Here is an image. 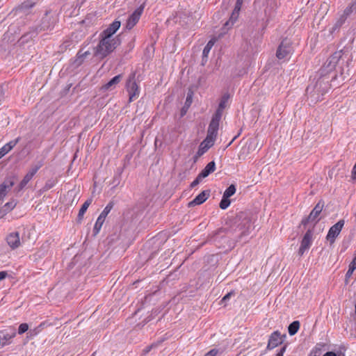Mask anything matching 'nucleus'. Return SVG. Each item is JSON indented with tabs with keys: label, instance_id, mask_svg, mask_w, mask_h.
Wrapping results in <instances>:
<instances>
[{
	"label": "nucleus",
	"instance_id": "obj_52",
	"mask_svg": "<svg viewBox=\"0 0 356 356\" xmlns=\"http://www.w3.org/2000/svg\"><path fill=\"white\" fill-rule=\"evenodd\" d=\"M351 3L356 8V0H354Z\"/></svg>",
	"mask_w": 356,
	"mask_h": 356
},
{
	"label": "nucleus",
	"instance_id": "obj_10",
	"mask_svg": "<svg viewBox=\"0 0 356 356\" xmlns=\"http://www.w3.org/2000/svg\"><path fill=\"white\" fill-rule=\"evenodd\" d=\"M286 337V335L285 334L282 335L279 331L273 332L269 337L266 348L268 350H272L276 348L283 343Z\"/></svg>",
	"mask_w": 356,
	"mask_h": 356
},
{
	"label": "nucleus",
	"instance_id": "obj_40",
	"mask_svg": "<svg viewBox=\"0 0 356 356\" xmlns=\"http://www.w3.org/2000/svg\"><path fill=\"white\" fill-rule=\"evenodd\" d=\"M219 353V350L216 348H213L207 353L204 356H216V355Z\"/></svg>",
	"mask_w": 356,
	"mask_h": 356
},
{
	"label": "nucleus",
	"instance_id": "obj_21",
	"mask_svg": "<svg viewBox=\"0 0 356 356\" xmlns=\"http://www.w3.org/2000/svg\"><path fill=\"white\" fill-rule=\"evenodd\" d=\"M19 139V138H17L15 140H11L9 143L4 145L0 149V159H1L7 153H8L18 143Z\"/></svg>",
	"mask_w": 356,
	"mask_h": 356
},
{
	"label": "nucleus",
	"instance_id": "obj_29",
	"mask_svg": "<svg viewBox=\"0 0 356 356\" xmlns=\"http://www.w3.org/2000/svg\"><path fill=\"white\" fill-rule=\"evenodd\" d=\"M240 10H237L236 8L234 9V10L232 13L229 19L227 22H226V23L225 24V26H227L228 28H230L231 26H232L234 25V24L238 19Z\"/></svg>",
	"mask_w": 356,
	"mask_h": 356
},
{
	"label": "nucleus",
	"instance_id": "obj_2",
	"mask_svg": "<svg viewBox=\"0 0 356 356\" xmlns=\"http://www.w3.org/2000/svg\"><path fill=\"white\" fill-rule=\"evenodd\" d=\"M99 42L94 48V56L103 59L111 54L120 44L119 39H109L99 35Z\"/></svg>",
	"mask_w": 356,
	"mask_h": 356
},
{
	"label": "nucleus",
	"instance_id": "obj_20",
	"mask_svg": "<svg viewBox=\"0 0 356 356\" xmlns=\"http://www.w3.org/2000/svg\"><path fill=\"white\" fill-rule=\"evenodd\" d=\"M229 99V95L228 94H224L222 97L218 107L214 113L215 115H217L218 116L222 117L223 110L227 106L228 102Z\"/></svg>",
	"mask_w": 356,
	"mask_h": 356
},
{
	"label": "nucleus",
	"instance_id": "obj_8",
	"mask_svg": "<svg viewBox=\"0 0 356 356\" xmlns=\"http://www.w3.org/2000/svg\"><path fill=\"white\" fill-rule=\"evenodd\" d=\"M323 207L324 203L321 201H319L315 207L312 209L309 216L302 220V224L303 225H306L309 222H317L319 220L318 216L321 213Z\"/></svg>",
	"mask_w": 356,
	"mask_h": 356
},
{
	"label": "nucleus",
	"instance_id": "obj_23",
	"mask_svg": "<svg viewBox=\"0 0 356 356\" xmlns=\"http://www.w3.org/2000/svg\"><path fill=\"white\" fill-rule=\"evenodd\" d=\"M16 205L17 202L15 200H12L11 201L6 203L0 209V218L12 211Z\"/></svg>",
	"mask_w": 356,
	"mask_h": 356
},
{
	"label": "nucleus",
	"instance_id": "obj_24",
	"mask_svg": "<svg viewBox=\"0 0 356 356\" xmlns=\"http://www.w3.org/2000/svg\"><path fill=\"white\" fill-rule=\"evenodd\" d=\"M215 170L216 163L214 161H211L205 166L199 175L204 179L208 177L211 173L213 172Z\"/></svg>",
	"mask_w": 356,
	"mask_h": 356
},
{
	"label": "nucleus",
	"instance_id": "obj_27",
	"mask_svg": "<svg viewBox=\"0 0 356 356\" xmlns=\"http://www.w3.org/2000/svg\"><path fill=\"white\" fill-rule=\"evenodd\" d=\"M44 158H40V159L35 160V161L31 165L29 171L35 175L37 172L44 165Z\"/></svg>",
	"mask_w": 356,
	"mask_h": 356
},
{
	"label": "nucleus",
	"instance_id": "obj_15",
	"mask_svg": "<svg viewBox=\"0 0 356 356\" xmlns=\"http://www.w3.org/2000/svg\"><path fill=\"white\" fill-rule=\"evenodd\" d=\"M143 8L136 9L128 18L126 23V28L131 30L139 21L143 13Z\"/></svg>",
	"mask_w": 356,
	"mask_h": 356
},
{
	"label": "nucleus",
	"instance_id": "obj_19",
	"mask_svg": "<svg viewBox=\"0 0 356 356\" xmlns=\"http://www.w3.org/2000/svg\"><path fill=\"white\" fill-rule=\"evenodd\" d=\"M122 79V74H118L114 76L108 83L102 86V89L104 90H111L114 89L116 86L121 81Z\"/></svg>",
	"mask_w": 356,
	"mask_h": 356
},
{
	"label": "nucleus",
	"instance_id": "obj_39",
	"mask_svg": "<svg viewBox=\"0 0 356 356\" xmlns=\"http://www.w3.org/2000/svg\"><path fill=\"white\" fill-rule=\"evenodd\" d=\"M203 178L202 177H200V175H198L197 177L195 179V180L193 181H192V183L191 184V188L195 187L197 185H198L200 184V182L201 181V180Z\"/></svg>",
	"mask_w": 356,
	"mask_h": 356
},
{
	"label": "nucleus",
	"instance_id": "obj_17",
	"mask_svg": "<svg viewBox=\"0 0 356 356\" xmlns=\"http://www.w3.org/2000/svg\"><path fill=\"white\" fill-rule=\"evenodd\" d=\"M215 140H216L207 136L199 146V149L197 152V156H201L207 152L208 149L214 145Z\"/></svg>",
	"mask_w": 356,
	"mask_h": 356
},
{
	"label": "nucleus",
	"instance_id": "obj_4",
	"mask_svg": "<svg viewBox=\"0 0 356 356\" xmlns=\"http://www.w3.org/2000/svg\"><path fill=\"white\" fill-rule=\"evenodd\" d=\"M293 53V48L289 40L284 39L279 45L276 56L278 59H289Z\"/></svg>",
	"mask_w": 356,
	"mask_h": 356
},
{
	"label": "nucleus",
	"instance_id": "obj_32",
	"mask_svg": "<svg viewBox=\"0 0 356 356\" xmlns=\"http://www.w3.org/2000/svg\"><path fill=\"white\" fill-rule=\"evenodd\" d=\"M300 328V322L295 321L292 322L288 327V332L291 336L296 334Z\"/></svg>",
	"mask_w": 356,
	"mask_h": 356
},
{
	"label": "nucleus",
	"instance_id": "obj_48",
	"mask_svg": "<svg viewBox=\"0 0 356 356\" xmlns=\"http://www.w3.org/2000/svg\"><path fill=\"white\" fill-rule=\"evenodd\" d=\"M232 293H228L227 294H226L222 299V302H226L227 300H228L230 297L232 296Z\"/></svg>",
	"mask_w": 356,
	"mask_h": 356
},
{
	"label": "nucleus",
	"instance_id": "obj_42",
	"mask_svg": "<svg viewBox=\"0 0 356 356\" xmlns=\"http://www.w3.org/2000/svg\"><path fill=\"white\" fill-rule=\"evenodd\" d=\"M286 345H284L276 354L275 356H283L286 349Z\"/></svg>",
	"mask_w": 356,
	"mask_h": 356
},
{
	"label": "nucleus",
	"instance_id": "obj_11",
	"mask_svg": "<svg viewBox=\"0 0 356 356\" xmlns=\"http://www.w3.org/2000/svg\"><path fill=\"white\" fill-rule=\"evenodd\" d=\"M16 336V329L14 327L0 331V343L5 346L11 343V339Z\"/></svg>",
	"mask_w": 356,
	"mask_h": 356
},
{
	"label": "nucleus",
	"instance_id": "obj_35",
	"mask_svg": "<svg viewBox=\"0 0 356 356\" xmlns=\"http://www.w3.org/2000/svg\"><path fill=\"white\" fill-rule=\"evenodd\" d=\"M354 12H356V8L350 3L344 9L342 14L348 17Z\"/></svg>",
	"mask_w": 356,
	"mask_h": 356
},
{
	"label": "nucleus",
	"instance_id": "obj_43",
	"mask_svg": "<svg viewBox=\"0 0 356 356\" xmlns=\"http://www.w3.org/2000/svg\"><path fill=\"white\" fill-rule=\"evenodd\" d=\"M156 345L152 344L151 346H147L145 349L143 350V354L146 355L147 354L153 347H154Z\"/></svg>",
	"mask_w": 356,
	"mask_h": 356
},
{
	"label": "nucleus",
	"instance_id": "obj_22",
	"mask_svg": "<svg viewBox=\"0 0 356 356\" xmlns=\"http://www.w3.org/2000/svg\"><path fill=\"white\" fill-rule=\"evenodd\" d=\"M35 175H33L30 171H28V172L25 175L22 180L20 181L19 185L15 188V191L19 192L22 191L26 185L27 184L33 179Z\"/></svg>",
	"mask_w": 356,
	"mask_h": 356
},
{
	"label": "nucleus",
	"instance_id": "obj_6",
	"mask_svg": "<svg viewBox=\"0 0 356 356\" xmlns=\"http://www.w3.org/2000/svg\"><path fill=\"white\" fill-rule=\"evenodd\" d=\"M341 55L342 54L341 51H336L332 54L323 65L322 69L323 72L321 74H323L324 72L328 73L333 71L341 58Z\"/></svg>",
	"mask_w": 356,
	"mask_h": 356
},
{
	"label": "nucleus",
	"instance_id": "obj_9",
	"mask_svg": "<svg viewBox=\"0 0 356 356\" xmlns=\"http://www.w3.org/2000/svg\"><path fill=\"white\" fill-rule=\"evenodd\" d=\"M113 207V202H109L106 206V207L104 209V210L100 213L99 217L97 218V221H96V222L95 224V226H94V229H93L95 235L97 234L99 232V231H100V229H101V228L102 227V225L104 222L106 217L110 213V211L112 209Z\"/></svg>",
	"mask_w": 356,
	"mask_h": 356
},
{
	"label": "nucleus",
	"instance_id": "obj_13",
	"mask_svg": "<svg viewBox=\"0 0 356 356\" xmlns=\"http://www.w3.org/2000/svg\"><path fill=\"white\" fill-rule=\"evenodd\" d=\"M121 22L118 20H115L111 23L109 26L100 33V35L104 36L109 39H119L118 37L112 38V36L120 29Z\"/></svg>",
	"mask_w": 356,
	"mask_h": 356
},
{
	"label": "nucleus",
	"instance_id": "obj_18",
	"mask_svg": "<svg viewBox=\"0 0 356 356\" xmlns=\"http://www.w3.org/2000/svg\"><path fill=\"white\" fill-rule=\"evenodd\" d=\"M209 196V191H203L189 202V206L199 205L204 202Z\"/></svg>",
	"mask_w": 356,
	"mask_h": 356
},
{
	"label": "nucleus",
	"instance_id": "obj_33",
	"mask_svg": "<svg viewBox=\"0 0 356 356\" xmlns=\"http://www.w3.org/2000/svg\"><path fill=\"white\" fill-rule=\"evenodd\" d=\"M347 17H346L344 15L341 14L339 17V18L337 19L334 25L332 27V31H335L338 30L346 22L347 19Z\"/></svg>",
	"mask_w": 356,
	"mask_h": 356
},
{
	"label": "nucleus",
	"instance_id": "obj_37",
	"mask_svg": "<svg viewBox=\"0 0 356 356\" xmlns=\"http://www.w3.org/2000/svg\"><path fill=\"white\" fill-rule=\"evenodd\" d=\"M90 54L88 51H85L84 53L81 54L79 52L77 54V60H79V63L81 64L83 60L86 58L87 56Z\"/></svg>",
	"mask_w": 356,
	"mask_h": 356
},
{
	"label": "nucleus",
	"instance_id": "obj_12",
	"mask_svg": "<svg viewBox=\"0 0 356 356\" xmlns=\"http://www.w3.org/2000/svg\"><path fill=\"white\" fill-rule=\"evenodd\" d=\"M222 117L218 116L217 115H213L212 119L209 123L207 135V136L214 140L216 139V136L218 134V130L219 127V122Z\"/></svg>",
	"mask_w": 356,
	"mask_h": 356
},
{
	"label": "nucleus",
	"instance_id": "obj_50",
	"mask_svg": "<svg viewBox=\"0 0 356 356\" xmlns=\"http://www.w3.org/2000/svg\"><path fill=\"white\" fill-rule=\"evenodd\" d=\"M323 356H337V355L335 353L329 351V352L325 353Z\"/></svg>",
	"mask_w": 356,
	"mask_h": 356
},
{
	"label": "nucleus",
	"instance_id": "obj_5",
	"mask_svg": "<svg viewBox=\"0 0 356 356\" xmlns=\"http://www.w3.org/2000/svg\"><path fill=\"white\" fill-rule=\"evenodd\" d=\"M329 88L328 81H324L323 77H321L317 80L314 85H309L307 88V92H314V94L318 95H324L327 92Z\"/></svg>",
	"mask_w": 356,
	"mask_h": 356
},
{
	"label": "nucleus",
	"instance_id": "obj_46",
	"mask_svg": "<svg viewBox=\"0 0 356 356\" xmlns=\"http://www.w3.org/2000/svg\"><path fill=\"white\" fill-rule=\"evenodd\" d=\"M308 250L307 248H305V247H303V246L300 245V248H299V250H298V254H299L300 256H302V255L304 254L306 250Z\"/></svg>",
	"mask_w": 356,
	"mask_h": 356
},
{
	"label": "nucleus",
	"instance_id": "obj_25",
	"mask_svg": "<svg viewBox=\"0 0 356 356\" xmlns=\"http://www.w3.org/2000/svg\"><path fill=\"white\" fill-rule=\"evenodd\" d=\"M54 26V22L51 20V18L47 15L42 19V23L39 26L40 31H45L51 29Z\"/></svg>",
	"mask_w": 356,
	"mask_h": 356
},
{
	"label": "nucleus",
	"instance_id": "obj_49",
	"mask_svg": "<svg viewBox=\"0 0 356 356\" xmlns=\"http://www.w3.org/2000/svg\"><path fill=\"white\" fill-rule=\"evenodd\" d=\"M352 179L353 180H356V165L353 166V168L352 170Z\"/></svg>",
	"mask_w": 356,
	"mask_h": 356
},
{
	"label": "nucleus",
	"instance_id": "obj_38",
	"mask_svg": "<svg viewBox=\"0 0 356 356\" xmlns=\"http://www.w3.org/2000/svg\"><path fill=\"white\" fill-rule=\"evenodd\" d=\"M29 330V325L27 323H22L18 328V334H22Z\"/></svg>",
	"mask_w": 356,
	"mask_h": 356
},
{
	"label": "nucleus",
	"instance_id": "obj_30",
	"mask_svg": "<svg viewBox=\"0 0 356 356\" xmlns=\"http://www.w3.org/2000/svg\"><path fill=\"white\" fill-rule=\"evenodd\" d=\"M216 41H217V38H213L207 42V45L204 47V48L203 49V52H202L203 60L204 58H206V59L207 58L211 49H212V47H213V45Z\"/></svg>",
	"mask_w": 356,
	"mask_h": 356
},
{
	"label": "nucleus",
	"instance_id": "obj_53",
	"mask_svg": "<svg viewBox=\"0 0 356 356\" xmlns=\"http://www.w3.org/2000/svg\"><path fill=\"white\" fill-rule=\"evenodd\" d=\"M355 316H356V304L355 305Z\"/></svg>",
	"mask_w": 356,
	"mask_h": 356
},
{
	"label": "nucleus",
	"instance_id": "obj_14",
	"mask_svg": "<svg viewBox=\"0 0 356 356\" xmlns=\"http://www.w3.org/2000/svg\"><path fill=\"white\" fill-rule=\"evenodd\" d=\"M15 181V177H10L0 185V200H2L7 195L8 191L14 186Z\"/></svg>",
	"mask_w": 356,
	"mask_h": 356
},
{
	"label": "nucleus",
	"instance_id": "obj_51",
	"mask_svg": "<svg viewBox=\"0 0 356 356\" xmlns=\"http://www.w3.org/2000/svg\"><path fill=\"white\" fill-rule=\"evenodd\" d=\"M53 186H54V184L47 183V184H45V186H44V188H45L46 190H49V189H50L51 188H52V187H53Z\"/></svg>",
	"mask_w": 356,
	"mask_h": 356
},
{
	"label": "nucleus",
	"instance_id": "obj_16",
	"mask_svg": "<svg viewBox=\"0 0 356 356\" xmlns=\"http://www.w3.org/2000/svg\"><path fill=\"white\" fill-rule=\"evenodd\" d=\"M6 239L8 245L13 250L17 249L21 245L19 234L17 232L10 233Z\"/></svg>",
	"mask_w": 356,
	"mask_h": 356
},
{
	"label": "nucleus",
	"instance_id": "obj_7",
	"mask_svg": "<svg viewBox=\"0 0 356 356\" xmlns=\"http://www.w3.org/2000/svg\"><path fill=\"white\" fill-rule=\"evenodd\" d=\"M345 220H340L336 224L332 225L327 234L326 238L330 244H333L335 241L336 238L340 234L343 227L344 226Z\"/></svg>",
	"mask_w": 356,
	"mask_h": 356
},
{
	"label": "nucleus",
	"instance_id": "obj_36",
	"mask_svg": "<svg viewBox=\"0 0 356 356\" xmlns=\"http://www.w3.org/2000/svg\"><path fill=\"white\" fill-rule=\"evenodd\" d=\"M231 201L228 197H226L222 195V198L220 202V208L222 209H226L230 205Z\"/></svg>",
	"mask_w": 356,
	"mask_h": 356
},
{
	"label": "nucleus",
	"instance_id": "obj_31",
	"mask_svg": "<svg viewBox=\"0 0 356 356\" xmlns=\"http://www.w3.org/2000/svg\"><path fill=\"white\" fill-rule=\"evenodd\" d=\"M193 102V92H189L187 94L186 99L184 106L181 108V116L184 115L187 112L188 108L191 106Z\"/></svg>",
	"mask_w": 356,
	"mask_h": 356
},
{
	"label": "nucleus",
	"instance_id": "obj_44",
	"mask_svg": "<svg viewBox=\"0 0 356 356\" xmlns=\"http://www.w3.org/2000/svg\"><path fill=\"white\" fill-rule=\"evenodd\" d=\"M243 2V0H236L234 8L237 10H241Z\"/></svg>",
	"mask_w": 356,
	"mask_h": 356
},
{
	"label": "nucleus",
	"instance_id": "obj_45",
	"mask_svg": "<svg viewBox=\"0 0 356 356\" xmlns=\"http://www.w3.org/2000/svg\"><path fill=\"white\" fill-rule=\"evenodd\" d=\"M354 270H355L351 269L350 268L348 267V271L346 272V280L349 279L351 277V275H353Z\"/></svg>",
	"mask_w": 356,
	"mask_h": 356
},
{
	"label": "nucleus",
	"instance_id": "obj_26",
	"mask_svg": "<svg viewBox=\"0 0 356 356\" xmlns=\"http://www.w3.org/2000/svg\"><path fill=\"white\" fill-rule=\"evenodd\" d=\"M312 233L311 230H307L302 239L300 245L309 249L312 245Z\"/></svg>",
	"mask_w": 356,
	"mask_h": 356
},
{
	"label": "nucleus",
	"instance_id": "obj_1",
	"mask_svg": "<svg viewBox=\"0 0 356 356\" xmlns=\"http://www.w3.org/2000/svg\"><path fill=\"white\" fill-rule=\"evenodd\" d=\"M252 228L250 218L245 212L237 214L233 225L227 231L229 233L235 234L234 238L236 241H241L244 236H248Z\"/></svg>",
	"mask_w": 356,
	"mask_h": 356
},
{
	"label": "nucleus",
	"instance_id": "obj_3",
	"mask_svg": "<svg viewBox=\"0 0 356 356\" xmlns=\"http://www.w3.org/2000/svg\"><path fill=\"white\" fill-rule=\"evenodd\" d=\"M126 89L129 94V102L137 99L140 95V87L136 80V73L132 72L126 82Z\"/></svg>",
	"mask_w": 356,
	"mask_h": 356
},
{
	"label": "nucleus",
	"instance_id": "obj_34",
	"mask_svg": "<svg viewBox=\"0 0 356 356\" xmlns=\"http://www.w3.org/2000/svg\"><path fill=\"white\" fill-rule=\"evenodd\" d=\"M236 186L234 184H231L224 192L223 196L226 197H230L236 193Z\"/></svg>",
	"mask_w": 356,
	"mask_h": 356
},
{
	"label": "nucleus",
	"instance_id": "obj_28",
	"mask_svg": "<svg viewBox=\"0 0 356 356\" xmlns=\"http://www.w3.org/2000/svg\"><path fill=\"white\" fill-rule=\"evenodd\" d=\"M92 202V198H89L82 204L77 216L79 222H81L82 220L84 213L86 212L88 208L91 204Z\"/></svg>",
	"mask_w": 356,
	"mask_h": 356
},
{
	"label": "nucleus",
	"instance_id": "obj_41",
	"mask_svg": "<svg viewBox=\"0 0 356 356\" xmlns=\"http://www.w3.org/2000/svg\"><path fill=\"white\" fill-rule=\"evenodd\" d=\"M349 268H350L351 269H353V270L356 269V252H355L354 259L349 264Z\"/></svg>",
	"mask_w": 356,
	"mask_h": 356
},
{
	"label": "nucleus",
	"instance_id": "obj_47",
	"mask_svg": "<svg viewBox=\"0 0 356 356\" xmlns=\"http://www.w3.org/2000/svg\"><path fill=\"white\" fill-rule=\"evenodd\" d=\"M8 276L6 271H0V281L4 280Z\"/></svg>",
	"mask_w": 356,
	"mask_h": 356
}]
</instances>
